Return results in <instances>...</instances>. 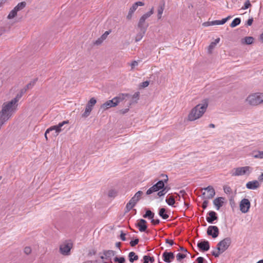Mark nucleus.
<instances>
[{"instance_id": "48", "label": "nucleus", "mask_w": 263, "mask_h": 263, "mask_svg": "<svg viewBox=\"0 0 263 263\" xmlns=\"http://www.w3.org/2000/svg\"><path fill=\"white\" fill-rule=\"evenodd\" d=\"M216 44L215 43H213L212 42L210 45L209 46V47H208V52L209 53H211L212 50H213V49H214V48L216 46Z\"/></svg>"}, {"instance_id": "13", "label": "nucleus", "mask_w": 263, "mask_h": 263, "mask_svg": "<svg viewBox=\"0 0 263 263\" xmlns=\"http://www.w3.org/2000/svg\"><path fill=\"white\" fill-rule=\"evenodd\" d=\"M143 217L145 218H148L151 219V222L153 225H157L160 223V220L158 219H154L155 213L152 212L151 210H148L146 211L145 214L143 215Z\"/></svg>"}, {"instance_id": "32", "label": "nucleus", "mask_w": 263, "mask_h": 263, "mask_svg": "<svg viewBox=\"0 0 263 263\" xmlns=\"http://www.w3.org/2000/svg\"><path fill=\"white\" fill-rule=\"evenodd\" d=\"M252 156L254 158L263 159V151L253 152Z\"/></svg>"}, {"instance_id": "22", "label": "nucleus", "mask_w": 263, "mask_h": 263, "mask_svg": "<svg viewBox=\"0 0 263 263\" xmlns=\"http://www.w3.org/2000/svg\"><path fill=\"white\" fill-rule=\"evenodd\" d=\"M137 204L134 200L130 199L129 202L127 203L125 208V213L129 212Z\"/></svg>"}, {"instance_id": "15", "label": "nucleus", "mask_w": 263, "mask_h": 263, "mask_svg": "<svg viewBox=\"0 0 263 263\" xmlns=\"http://www.w3.org/2000/svg\"><path fill=\"white\" fill-rule=\"evenodd\" d=\"M197 247L199 248L200 251L205 252L209 250L210 244L208 241L204 240L198 242L197 243Z\"/></svg>"}, {"instance_id": "28", "label": "nucleus", "mask_w": 263, "mask_h": 263, "mask_svg": "<svg viewBox=\"0 0 263 263\" xmlns=\"http://www.w3.org/2000/svg\"><path fill=\"white\" fill-rule=\"evenodd\" d=\"M228 21V18H223L221 20H216L214 21H212L211 22V25H223L227 22Z\"/></svg>"}, {"instance_id": "4", "label": "nucleus", "mask_w": 263, "mask_h": 263, "mask_svg": "<svg viewBox=\"0 0 263 263\" xmlns=\"http://www.w3.org/2000/svg\"><path fill=\"white\" fill-rule=\"evenodd\" d=\"M129 96L130 95L128 94H120L114 97L112 100L107 101L103 103L101 106V108L104 110H106L110 107H115L117 106L120 102L124 100L126 97Z\"/></svg>"}, {"instance_id": "35", "label": "nucleus", "mask_w": 263, "mask_h": 263, "mask_svg": "<svg viewBox=\"0 0 263 263\" xmlns=\"http://www.w3.org/2000/svg\"><path fill=\"white\" fill-rule=\"evenodd\" d=\"M69 123L68 121H64L61 123H59L58 125H57V134H59V133H60L62 129V127L64 125L66 124H68Z\"/></svg>"}, {"instance_id": "56", "label": "nucleus", "mask_w": 263, "mask_h": 263, "mask_svg": "<svg viewBox=\"0 0 263 263\" xmlns=\"http://www.w3.org/2000/svg\"><path fill=\"white\" fill-rule=\"evenodd\" d=\"M138 63L137 61H133L130 64L132 69H133L135 67V66L138 65Z\"/></svg>"}, {"instance_id": "2", "label": "nucleus", "mask_w": 263, "mask_h": 263, "mask_svg": "<svg viewBox=\"0 0 263 263\" xmlns=\"http://www.w3.org/2000/svg\"><path fill=\"white\" fill-rule=\"evenodd\" d=\"M208 106V100L204 99L200 104L194 107L188 115V119L190 121H195L200 118L205 112Z\"/></svg>"}, {"instance_id": "11", "label": "nucleus", "mask_w": 263, "mask_h": 263, "mask_svg": "<svg viewBox=\"0 0 263 263\" xmlns=\"http://www.w3.org/2000/svg\"><path fill=\"white\" fill-rule=\"evenodd\" d=\"M96 102L97 101L94 98H92L90 99L87 104L86 105L85 111L82 115L83 117H87L89 115L92 109V107L95 105Z\"/></svg>"}, {"instance_id": "39", "label": "nucleus", "mask_w": 263, "mask_h": 263, "mask_svg": "<svg viewBox=\"0 0 263 263\" xmlns=\"http://www.w3.org/2000/svg\"><path fill=\"white\" fill-rule=\"evenodd\" d=\"M139 92L137 91L132 96V102L130 103V105L134 103V102H137V100L139 99Z\"/></svg>"}, {"instance_id": "45", "label": "nucleus", "mask_w": 263, "mask_h": 263, "mask_svg": "<svg viewBox=\"0 0 263 263\" xmlns=\"http://www.w3.org/2000/svg\"><path fill=\"white\" fill-rule=\"evenodd\" d=\"M186 254L178 253L176 255V259L178 261H180L182 259L186 257Z\"/></svg>"}, {"instance_id": "46", "label": "nucleus", "mask_w": 263, "mask_h": 263, "mask_svg": "<svg viewBox=\"0 0 263 263\" xmlns=\"http://www.w3.org/2000/svg\"><path fill=\"white\" fill-rule=\"evenodd\" d=\"M251 4L249 0H246L243 6L241 8L242 9H247L251 7Z\"/></svg>"}, {"instance_id": "21", "label": "nucleus", "mask_w": 263, "mask_h": 263, "mask_svg": "<svg viewBox=\"0 0 263 263\" xmlns=\"http://www.w3.org/2000/svg\"><path fill=\"white\" fill-rule=\"evenodd\" d=\"M209 217H206L207 221L210 223H213L214 220L217 219L216 213L214 211H210L208 213Z\"/></svg>"}, {"instance_id": "5", "label": "nucleus", "mask_w": 263, "mask_h": 263, "mask_svg": "<svg viewBox=\"0 0 263 263\" xmlns=\"http://www.w3.org/2000/svg\"><path fill=\"white\" fill-rule=\"evenodd\" d=\"M246 101L248 103L252 106H256L263 103V93H255L249 95Z\"/></svg>"}, {"instance_id": "37", "label": "nucleus", "mask_w": 263, "mask_h": 263, "mask_svg": "<svg viewBox=\"0 0 263 263\" xmlns=\"http://www.w3.org/2000/svg\"><path fill=\"white\" fill-rule=\"evenodd\" d=\"M164 10V5L159 6L158 9V18L160 19Z\"/></svg>"}, {"instance_id": "36", "label": "nucleus", "mask_w": 263, "mask_h": 263, "mask_svg": "<svg viewBox=\"0 0 263 263\" xmlns=\"http://www.w3.org/2000/svg\"><path fill=\"white\" fill-rule=\"evenodd\" d=\"M17 12L15 9L13 8L8 14L7 16L8 19L10 20L13 18L17 15Z\"/></svg>"}, {"instance_id": "40", "label": "nucleus", "mask_w": 263, "mask_h": 263, "mask_svg": "<svg viewBox=\"0 0 263 263\" xmlns=\"http://www.w3.org/2000/svg\"><path fill=\"white\" fill-rule=\"evenodd\" d=\"M114 262L117 263H125V259L124 257H115L114 259Z\"/></svg>"}, {"instance_id": "44", "label": "nucleus", "mask_w": 263, "mask_h": 263, "mask_svg": "<svg viewBox=\"0 0 263 263\" xmlns=\"http://www.w3.org/2000/svg\"><path fill=\"white\" fill-rule=\"evenodd\" d=\"M223 190L225 193L227 194H230L232 193V189L228 185L223 186Z\"/></svg>"}, {"instance_id": "6", "label": "nucleus", "mask_w": 263, "mask_h": 263, "mask_svg": "<svg viewBox=\"0 0 263 263\" xmlns=\"http://www.w3.org/2000/svg\"><path fill=\"white\" fill-rule=\"evenodd\" d=\"M252 168L249 166L234 168L230 172L232 176L249 175L252 171Z\"/></svg>"}, {"instance_id": "64", "label": "nucleus", "mask_w": 263, "mask_h": 263, "mask_svg": "<svg viewBox=\"0 0 263 263\" xmlns=\"http://www.w3.org/2000/svg\"><path fill=\"white\" fill-rule=\"evenodd\" d=\"M148 259L149 260V261H150L152 263L154 262V261H155V259L153 257H150V256H148Z\"/></svg>"}, {"instance_id": "9", "label": "nucleus", "mask_w": 263, "mask_h": 263, "mask_svg": "<svg viewBox=\"0 0 263 263\" xmlns=\"http://www.w3.org/2000/svg\"><path fill=\"white\" fill-rule=\"evenodd\" d=\"M72 247V243L69 242H65L60 246L59 251L61 254L65 256L70 254V250Z\"/></svg>"}, {"instance_id": "12", "label": "nucleus", "mask_w": 263, "mask_h": 263, "mask_svg": "<svg viewBox=\"0 0 263 263\" xmlns=\"http://www.w3.org/2000/svg\"><path fill=\"white\" fill-rule=\"evenodd\" d=\"M250 202L249 199L246 198H243L241 200L240 202V210L243 213H246L248 212L250 208Z\"/></svg>"}, {"instance_id": "19", "label": "nucleus", "mask_w": 263, "mask_h": 263, "mask_svg": "<svg viewBox=\"0 0 263 263\" xmlns=\"http://www.w3.org/2000/svg\"><path fill=\"white\" fill-rule=\"evenodd\" d=\"M103 254L105 256L106 260L111 261L112 257L115 255V251L113 250H104Z\"/></svg>"}, {"instance_id": "59", "label": "nucleus", "mask_w": 263, "mask_h": 263, "mask_svg": "<svg viewBox=\"0 0 263 263\" xmlns=\"http://www.w3.org/2000/svg\"><path fill=\"white\" fill-rule=\"evenodd\" d=\"M133 13H134V12L131 11V10L129 9L128 14L126 16L128 20L131 19Z\"/></svg>"}, {"instance_id": "52", "label": "nucleus", "mask_w": 263, "mask_h": 263, "mask_svg": "<svg viewBox=\"0 0 263 263\" xmlns=\"http://www.w3.org/2000/svg\"><path fill=\"white\" fill-rule=\"evenodd\" d=\"M104 41V40L103 39H102V38L100 37L99 38H98L96 41L94 43V44L96 45H101L102 42Z\"/></svg>"}, {"instance_id": "17", "label": "nucleus", "mask_w": 263, "mask_h": 263, "mask_svg": "<svg viewBox=\"0 0 263 263\" xmlns=\"http://www.w3.org/2000/svg\"><path fill=\"white\" fill-rule=\"evenodd\" d=\"M146 221L143 219H140L139 220V222L136 224V226L139 228V230L140 232H144L147 229V226L146 225Z\"/></svg>"}, {"instance_id": "53", "label": "nucleus", "mask_w": 263, "mask_h": 263, "mask_svg": "<svg viewBox=\"0 0 263 263\" xmlns=\"http://www.w3.org/2000/svg\"><path fill=\"white\" fill-rule=\"evenodd\" d=\"M149 84V82L148 81H146L142 82L140 84V86L143 88H145L146 87H147L148 86Z\"/></svg>"}, {"instance_id": "60", "label": "nucleus", "mask_w": 263, "mask_h": 263, "mask_svg": "<svg viewBox=\"0 0 263 263\" xmlns=\"http://www.w3.org/2000/svg\"><path fill=\"white\" fill-rule=\"evenodd\" d=\"M165 241L166 243H168V244L170 245L171 246H172L174 244V242L173 240L165 239Z\"/></svg>"}, {"instance_id": "8", "label": "nucleus", "mask_w": 263, "mask_h": 263, "mask_svg": "<svg viewBox=\"0 0 263 263\" xmlns=\"http://www.w3.org/2000/svg\"><path fill=\"white\" fill-rule=\"evenodd\" d=\"M154 13V8H152L151 10L143 14L140 18L138 27L140 30H146L148 24L145 23V20L150 17Z\"/></svg>"}, {"instance_id": "62", "label": "nucleus", "mask_w": 263, "mask_h": 263, "mask_svg": "<svg viewBox=\"0 0 263 263\" xmlns=\"http://www.w3.org/2000/svg\"><path fill=\"white\" fill-rule=\"evenodd\" d=\"M185 194V192L184 190H181L179 192V193L178 195L179 198H180V196H182V197H183Z\"/></svg>"}, {"instance_id": "38", "label": "nucleus", "mask_w": 263, "mask_h": 263, "mask_svg": "<svg viewBox=\"0 0 263 263\" xmlns=\"http://www.w3.org/2000/svg\"><path fill=\"white\" fill-rule=\"evenodd\" d=\"M165 201L169 205L171 206H173L175 203V199L172 196L168 198H166Z\"/></svg>"}, {"instance_id": "1", "label": "nucleus", "mask_w": 263, "mask_h": 263, "mask_svg": "<svg viewBox=\"0 0 263 263\" xmlns=\"http://www.w3.org/2000/svg\"><path fill=\"white\" fill-rule=\"evenodd\" d=\"M17 103L14 99L10 101L4 103L2 110L0 111V116H3L4 119L8 120L17 110Z\"/></svg>"}, {"instance_id": "54", "label": "nucleus", "mask_w": 263, "mask_h": 263, "mask_svg": "<svg viewBox=\"0 0 263 263\" xmlns=\"http://www.w3.org/2000/svg\"><path fill=\"white\" fill-rule=\"evenodd\" d=\"M204 260V259L202 257H198L196 259L197 263H203Z\"/></svg>"}, {"instance_id": "25", "label": "nucleus", "mask_w": 263, "mask_h": 263, "mask_svg": "<svg viewBox=\"0 0 263 263\" xmlns=\"http://www.w3.org/2000/svg\"><path fill=\"white\" fill-rule=\"evenodd\" d=\"M159 215L163 219H166L169 217L168 215L166 213V209L165 208L159 209Z\"/></svg>"}, {"instance_id": "10", "label": "nucleus", "mask_w": 263, "mask_h": 263, "mask_svg": "<svg viewBox=\"0 0 263 263\" xmlns=\"http://www.w3.org/2000/svg\"><path fill=\"white\" fill-rule=\"evenodd\" d=\"M202 190L205 191L202 193L203 197L206 199H212L215 195V192L213 186L209 185L206 187L203 188Z\"/></svg>"}, {"instance_id": "43", "label": "nucleus", "mask_w": 263, "mask_h": 263, "mask_svg": "<svg viewBox=\"0 0 263 263\" xmlns=\"http://www.w3.org/2000/svg\"><path fill=\"white\" fill-rule=\"evenodd\" d=\"M167 191L166 187H164L161 191L158 192L157 195L159 197L164 196L167 192Z\"/></svg>"}, {"instance_id": "33", "label": "nucleus", "mask_w": 263, "mask_h": 263, "mask_svg": "<svg viewBox=\"0 0 263 263\" xmlns=\"http://www.w3.org/2000/svg\"><path fill=\"white\" fill-rule=\"evenodd\" d=\"M240 22H241V20L240 18H239V17L235 18V19H234V20L231 23L230 26L232 28H234V27L238 26V25H239Z\"/></svg>"}, {"instance_id": "27", "label": "nucleus", "mask_w": 263, "mask_h": 263, "mask_svg": "<svg viewBox=\"0 0 263 263\" xmlns=\"http://www.w3.org/2000/svg\"><path fill=\"white\" fill-rule=\"evenodd\" d=\"M27 88H25V87L23 89H22L20 91V92L16 95L15 98L13 99L15 100L17 102L20 100V99L22 98L23 95L26 92Z\"/></svg>"}, {"instance_id": "47", "label": "nucleus", "mask_w": 263, "mask_h": 263, "mask_svg": "<svg viewBox=\"0 0 263 263\" xmlns=\"http://www.w3.org/2000/svg\"><path fill=\"white\" fill-rule=\"evenodd\" d=\"M96 253H97V250L95 249H90L88 251V254H87V256L88 257H91L92 255H96Z\"/></svg>"}, {"instance_id": "49", "label": "nucleus", "mask_w": 263, "mask_h": 263, "mask_svg": "<svg viewBox=\"0 0 263 263\" xmlns=\"http://www.w3.org/2000/svg\"><path fill=\"white\" fill-rule=\"evenodd\" d=\"M31 251L32 250L30 247H26L24 248V252L27 255L30 254L31 253Z\"/></svg>"}, {"instance_id": "55", "label": "nucleus", "mask_w": 263, "mask_h": 263, "mask_svg": "<svg viewBox=\"0 0 263 263\" xmlns=\"http://www.w3.org/2000/svg\"><path fill=\"white\" fill-rule=\"evenodd\" d=\"M125 235H126V234L124 233H123V231L121 232L120 238L122 241L126 240Z\"/></svg>"}, {"instance_id": "31", "label": "nucleus", "mask_w": 263, "mask_h": 263, "mask_svg": "<svg viewBox=\"0 0 263 263\" xmlns=\"http://www.w3.org/2000/svg\"><path fill=\"white\" fill-rule=\"evenodd\" d=\"M26 3L25 2H22L20 3H18L14 8V9H15V10L18 12L23 9H24L26 6Z\"/></svg>"}, {"instance_id": "34", "label": "nucleus", "mask_w": 263, "mask_h": 263, "mask_svg": "<svg viewBox=\"0 0 263 263\" xmlns=\"http://www.w3.org/2000/svg\"><path fill=\"white\" fill-rule=\"evenodd\" d=\"M69 123L68 121H64L61 123H59L58 125H57V134H59V133H60L62 129V127L64 125L66 124H68Z\"/></svg>"}, {"instance_id": "24", "label": "nucleus", "mask_w": 263, "mask_h": 263, "mask_svg": "<svg viewBox=\"0 0 263 263\" xmlns=\"http://www.w3.org/2000/svg\"><path fill=\"white\" fill-rule=\"evenodd\" d=\"M129 260L130 262H133L134 261L138 259L139 257L136 253L134 252H130L129 253L128 255Z\"/></svg>"}, {"instance_id": "29", "label": "nucleus", "mask_w": 263, "mask_h": 263, "mask_svg": "<svg viewBox=\"0 0 263 263\" xmlns=\"http://www.w3.org/2000/svg\"><path fill=\"white\" fill-rule=\"evenodd\" d=\"M143 194V192L141 191H139L137 192L135 195L131 198L132 199H134V201L137 203L138 201L140 199L141 195Z\"/></svg>"}, {"instance_id": "42", "label": "nucleus", "mask_w": 263, "mask_h": 263, "mask_svg": "<svg viewBox=\"0 0 263 263\" xmlns=\"http://www.w3.org/2000/svg\"><path fill=\"white\" fill-rule=\"evenodd\" d=\"M37 81V79H35L33 80L32 81L30 82L29 83H28L26 86L25 88H27V90L28 89H31L32 87L34 85L36 82Z\"/></svg>"}, {"instance_id": "20", "label": "nucleus", "mask_w": 263, "mask_h": 263, "mask_svg": "<svg viewBox=\"0 0 263 263\" xmlns=\"http://www.w3.org/2000/svg\"><path fill=\"white\" fill-rule=\"evenodd\" d=\"M224 198L218 197L213 200V204L216 207L217 210H219L220 208L222 206Z\"/></svg>"}, {"instance_id": "30", "label": "nucleus", "mask_w": 263, "mask_h": 263, "mask_svg": "<svg viewBox=\"0 0 263 263\" xmlns=\"http://www.w3.org/2000/svg\"><path fill=\"white\" fill-rule=\"evenodd\" d=\"M146 30H140V32L136 35L135 37L136 42L140 41L143 36L144 35Z\"/></svg>"}, {"instance_id": "58", "label": "nucleus", "mask_w": 263, "mask_h": 263, "mask_svg": "<svg viewBox=\"0 0 263 263\" xmlns=\"http://www.w3.org/2000/svg\"><path fill=\"white\" fill-rule=\"evenodd\" d=\"M253 22V18L251 17V18H249L248 20L247 21V25L248 26H251Z\"/></svg>"}, {"instance_id": "50", "label": "nucleus", "mask_w": 263, "mask_h": 263, "mask_svg": "<svg viewBox=\"0 0 263 263\" xmlns=\"http://www.w3.org/2000/svg\"><path fill=\"white\" fill-rule=\"evenodd\" d=\"M110 31H105L101 36L102 39H103L104 41L107 38V36L110 33Z\"/></svg>"}, {"instance_id": "14", "label": "nucleus", "mask_w": 263, "mask_h": 263, "mask_svg": "<svg viewBox=\"0 0 263 263\" xmlns=\"http://www.w3.org/2000/svg\"><path fill=\"white\" fill-rule=\"evenodd\" d=\"M207 234L212 236L213 238H216L219 235V229L217 227L210 226L207 230Z\"/></svg>"}, {"instance_id": "3", "label": "nucleus", "mask_w": 263, "mask_h": 263, "mask_svg": "<svg viewBox=\"0 0 263 263\" xmlns=\"http://www.w3.org/2000/svg\"><path fill=\"white\" fill-rule=\"evenodd\" d=\"M231 243V239L230 237L223 239L218 242L216 250L212 252V255L215 257H218L229 248Z\"/></svg>"}, {"instance_id": "41", "label": "nucleus", "mask_w": 263, "mask_h": 263, "mask_svg": "<svg viewBox=\"0 0 263 263\" xmlns=\"http://www.w3.org/2000/svg\"><path fill=\"white\" fill-rule=\"evenodd\" d=\"M57 125L51 126L50 128H48L46 131L45 132V135L49 133L50 131L55 130V135L54 136H57L58 134H57Z\"/></svg>"}, {"instance_id": "7", "label": "nucleus", "mask_w": 263, "mask_h": 263, "mask_svg": "<svg viewBox=\"0 0 263 263\" xmlns=\"http://www.w3.org/2000/svg\"><path fill=\"white\" fill-rule=\"evenodd\" d=\"M162 177H165V179L163 180H160L155 184L151 187L146 191L147 195H150L154 192L159 191L164 187V183L168 181V177L166 175L161 174Z\"/></svg>"}, {"instance_id": "23", "label": "nucleus", "mask_w": 263, "mask_h": 263, "mask_svg": "<svg viewBox=\"0 0 263 263\" xmlns=\"http://www.w3.org/2000/svg\"><path fill=\"white\" fill-rule=\"evenodd\" d=\"M254 39L252 36H247L241 40L242 44L250 45L254 42Z\"/></svg>"}, {"instance_id": "18", "label": "nucleus", "mask_w": 263, "mask_h": 263, "mask_svg": "<svg viewBox=\"0 0 263 263\" xmlns=\"http://www.w3.org/2000/svg\"><path fill=\"white\" fill-rule=\"evenodd\" d=\"M259 183L257 180L249 181L246 184V187L250 190H255L259 187Z\"/></svg>"}, {"instance_id": "16", "label": "nucleus", "mask_w": 263, "mask_h": 263, "mask_svg": "<svg viewBox=\"0 0 263 263\" xmlns=\"http://www.w3.org/2000/svg\"><path fill=\"white\" fill-rule=\"evenodd\" d=\"M163 260L166 262H171L175 258L173 253L165 251L162 254Z\"/></svg>"}, {"instance_id": "61", "label": "nucleus", "mask_w": 263, "mask_h": 263, "mask_svg": "<svg viewBox=\"0 0 263 263\" xmlns=\"http://www.w3.org/2000/svg\"><path fill=\"white\" fill-rule=\"evenodd\" d=\"M149 260L148 259V256L144 255L143 256V263H148Z\"/></svg>"}, {"instance_id": "57", "label": "nucleus", "mask_w": 263, "mask_h": 263, "mask_svg": "<svg viewBox=\"0 0 263 263\" xmlns=\"http://www.w3.org/2000/svg\"><path fill=\"white\" fill-rule=\"evenodd\" d=\"M208 203L209 202L207 200H205L203 201L202 205V207L203 209H205L206 208V207L208 206Z\"/></svg>"}, {"instance_id": "26", "label": "nucleus", "mask_w": 263, "mask_h": 263, "mask_svg": "<svg viewBox=\"0 0 263 263\" xmlns=\"http://www.w3.org/2000/svg\"><path fill=\"white\" fill-rule=\"evenodd\" d=\"M144 4L142 2H137L135 3L130 8V10L131 11L135 12L136 9H137L138 6H144Z\"/></svg>"}, {"instance_id": "51", "label": "nucleus", "mask_w": 263, "mask_h": 263, "mask_svg": "<svg viewBox=\"0 0 263 263\" xmlns=\"http://www.w3.org/2000/svg\"><path fill=\"white\" fill-rule=\"evenodd\" d=\"M139 242V239L138 238H136L135 239H134V240H132L130 242V245L132 247H134L136 245H137Z\"/></svg>"}, {"instance_id": "63", "label": "nucleus", "mask_w": 263, "mask_h": 263, "mask_svg": "<svg viewBox=\"0 0 263 263\" xmlns=\"http://www.w3.org/2000/svg\"><path fill=\"white\" fill-rule=\"evenodd\" d=\"M83 263H99V262L97 260H96L94 261L87 260L84 261Z\"/></svg>"}]
</instances>
